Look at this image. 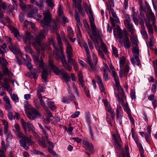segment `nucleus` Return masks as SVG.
<instances>
[{
  "mask_svg": "<svg viewBox=\"0 0 157 157\" xmlns=\"http://www.w3.org/2000/svg\"><path fill=\"white\" fill-rule=\"evenodd\" d=\"M149 11L150 12L149 14L150 17L151 19V21H153L152 24H153V26L154 27L155 26L157 27L156 25L155 24V15L154 13L152 12V11L151 9Z\"/></svg>",
  "mask_w": 157,
  "mask_h": 157,
  "instance_id": "c03bdc74",
  "label": "nucleus"
},
{
  "mask_svg": "<svg viewBox=\"0 0 157 157\" xmlns=\"http://www.w3.org/2000/svg\"><path fill=\"white\" fill-rule=\"evenodd\" d=\"M146 25L148 29L149 34L151 35H152L153 33V30L151 24L148 23L146 24Z\"/></svg>",
  "mask_w": 157,
  "mask_h": 157,
  "instance_id": "49530a36",
  "label": "nucleus"
},
{
  "mask_svg": "<svg viewBox=\"0 0 157 157\" xmlns=\"http://www.w3.org/2000/svg\"><path fill=\"white\" fill-rule=\"evenodd\" d=\"M89 66L90 67L89 70L90 72L98 71L99 69L97 64H93L91 63L89 65Z\"/></svg>",
  "mask_w": 157,
  "mask_h": 157,
  "instance_id": "c756f323",
  "label": "nucleus"
},
{
  "mask_svg": "<svg viewBox=\"0 0 157 157\" xmlns=\"http://www.w3.org/2000/svg\"><path fill=\"white\" fill-rule=\"evenodd\" d=\"M122 106L124 111L127 113L128 115L131 114V110L129 108V105L127 103L122 105Z\"/></svg>",
  "mask_w": 157,
  "mask_h": 157,
  "instance_id": "4c0bfd02",
  "label": "nucleus"
},
{
  "mask_svg": "<svg viewBox=\"0 0 157 157\" xmlns=\"http://www.w3.org/2000/svg\"><path fill=\"white\" fill-rule=\"evenodd\" d=\"M12 32L14 34V36L17 38L19 36V34L18 30L15 28H13L12 29Z\"/></svg>",
  "mask_w": 157,
  "mask_h": 157,
  "instance_id": "0e129e2a",
  "label": "nucleus"
},
{
  "mask_svg": "<svg viewBox=\"0 0 157 157\" xmlns=\"http://www.w3.org/2000/svg\"><path fill=\"white\" fill-rule=\"evenodd\" d=\"M57 13L60 17H61L63 16V10L61 6H59L58 7Z\"/></svg>",
  "mask_w": 157,
  "mask_h": 157,
  "instance_id": "5fc2aeb1",
  "label": "nucleus"
},
{
  "mask_svg": "<svg viewBox=\"0 0 157 157\" xmlns=\"http://www.w3.org/2000/svg\"><path fill=\"white\" fill-rule=\"evenodd\" d=\"M3 60L1 61L2 63V72L3 74H6L8 76H10L12 75V73L9 70L7 67V66L8 64V63L6 61V59H3V58L2 59Z\"/></svg>",
  "mask_w": 157,
  "mask_h": 157,
  "instance_id": "9b49d317",
  "label": "nucleus"
},
{
  "mask_svg": "<svg viewBox=\"0 0 157 157\" xmlns=\"http://www.w3.org/2000/svg\"><path fill=\"white\" fill-rule=\"evenodd\" d=\"M3 99L6 102L5 105L6 109L7 110L10 109L11 108V105L10 103V98L7 96L5 95L3 97Z\"/></svg>",
  "mask_w": 157,
  "mask_h": 157,
  "instance_id": "393cba45",
  "label": "nucleus"
},
{
  "mask_svg": "<svg viewBox=\"0 0 157 157\" xmlns=\"http://www.w3.org/2000/svg\"><path fill=\"white\" fill-rule=\"evenodd\" d=\"M14 129H13V131L16 136L18 137L21 139L19 140L20 146L27 150L29 148L27 146V144L28 145H32L33 141L31 139V136L29 137L25 136L23 133L21 132V129L19 125L17 123L14 124Z\"/></svg>",
  "mask_w": 157,
  "mask_h": 157,
  "instance_id": "f03ea898",
  "label": "nucleus"
},
{
  "mask_svg": "<svg viewBox=\"0 0 157 157\" xmlns=\"http://www.w3.org/2000/svg\"><path fill=\"white\" fill-rule=\"evenodd\" d=\"M78 80L80 84L82 87H83L84 85L85 82L83 79V75L80 72H79L78 73Z\"/></svg>",
  "mask_w": 157,
  "mask_h": 157,
  "instance_id": "ea45409f",
  "label": "nucleus"
},
{
  "mask_svg": "<svg viewBox=\"0 0 157 157\" xmlns=\"http://www.w3.org/2000/svg\"><path fill=\"white\" fill-rule=\"evenodd\" d=\"M2 124L4 125V131L6 132L9 128L8 123L5 120H2Z\"/></svg>",
  "mask_w": 157,
  "mask_h": 157,
  "instance_id": "603ef678",
  "label": "nucleus"
},
{
  "mask_svg": "<svg viewBox=\"0 0 157 157\" xmlns=\"http://www.w3.org/2000/svg\"><path fill=\"white\" fill-rule=\"evenodd\" d=\"M24 106L26 113H27L28 112H29V110H30V109H31V108H32L30 105L28 104L27 102L24 104Z\"/></svg>",
  "mask_w": 157,
  "mask_h": 157,
  "instance_id": "680f3d73",
  "label": "nucleus"
},
{
  "mask_svg": "<svg viewBox=\"0 0 157 157\" xmlns=\"http://www.w3.org/2000/svg\"><path fill=\"white\" fill-rule=\"evenodd\" d=\"M131 61L134 66H135V65H136L138 66H139L140 64V61L139 58V56H133V58H131Z\"/></svg>",
  "mask_w": 157,
  "mask_h": 157,
  "instance_id": "5701e85b",
  "label": "nucleus"
},
{
  "mask_svg": "<svg viewBox=\"0 0 157 157\" xmlns=\"http://www.w3.org/2000/svg\"><path fill=\"white\" fill-rule=\"evenodd\" d=\"M48 42L49 45H52L53 47L54 48L53 51L54 54L56 55L57 58H60V54L59 50L58 48L55 46V43L53 38L51 37L48 38Z\"/></svg>",
  "mask_w": 157,
  "mask_h": 157,
  "instance_id": "ddd939ff",
  "label": "nucleus"
},
{
  "mask_svg": "<svg viewBox=\"0 0 157 157\" xmlns=\"http://www.w3.org/2000/svg\"><path fill=\"white\" fill-rule=\"evenodd\" d=\"M46 2L49 6L51 9H53L54 6V3L52 0H46Z\"/></svg>",
  "mask_w": 157,
  "mask_h": 157,
  "instance_id": "13d9d810",
  "label": "nucleus"
},
{
  "mask_svg": "<svg viewBox=\"0 0 157 157\" xmlns=\"http://www.w3.org/2000/svg\"><path fill=\"white\" fill-rule=\"evenodd\" d=\"M11 98L12 100L15 102H18L19 101V99L17 94H10Z\"/></svg>",
  "mask_w": 157,
  "mask_h": 157,
  "instance_id": "8fccbe9b",
  "label": "nucleus"
},
{
  "mask_svg": "<svg viewBox=\"0 0 157 157\" xmlns=\"http://www.w3.org/2000/svg\"><path fill=\"white\" fill-rule=\"evenodd\" d=\"M41 68L42 69V71L41 72V77L44 80L47 79L50 71L48 67L45 68L44 66L43 68Z\"/></svg>",
  "mask_w": 157,
  "mask_h": 157,
  "instance_id": "412c9836",
  "label": "nucleus"
},
{
  "mask_svg": "<svg viewBox=\"0 0 157 157\" xmlns=\"http://www.w3.org/2000/svg\"><path fill=\"white\" fill-rule=\"evenodd\" d=\"M133 13L131 17L135 24L136 25L138 24L139 21V16L138 13L137 12H136L134 10H133Z\"/></svg>",
  "mask_w": 157,
  "mask_h": 157,
  "instance_id": "4be33fe9",
  "label": "nucleus"
},
{
  "mask_svg": "<svg viewBox=\"0 0 157 157\" xmlns=\"http://www.w3.org/2000/svg\"><path fill=\"white\" fill-rule=\"evenodd\" d=\"M30 112L35 116L36 117L37 116H39L40 113L39 110L36 108L33 107H32L30 109Z\"/></svg>",
  "mask_w": 157,
  "mask_h": 157,
  "instance_id": "58836bf2",
  "label": "nucleus"
},
{
  "mask_svg": "<svg viewBox=\"0 0 157 157\" xmlns=\"http://www.w3.org/2000/svg\"><path fill=\"white\" fill-rule=\"evenodd\" d=\"M21 2L20 6L22 9L28 8L29 9V10H30V11H29L27 13L28 17H33L38 11V8L36 7H32L30 5H25L24 3L22 2Z\"/></svg>",
  "mask_w": 157,
  "mask_h": 157,
  "instance_id": "0eeeda50",
  "label": "nucleus"
},
{
  "mask_svg": "<svg viewBox=\"0 0 157 157\" xmlns=\"http://www.w3.org/2000/svg\"><path fill=\"white\" fill-rule=\"evenodd\" d=\"M113 31L114 37L116 39L119 38V43L122 44L123 42V38L124 37V33L122 32V30L119 25H117V29H114Z\"/></svg>",
  "mask_w": 157,
  "mask_h": 157,
  "instance_id": "6e6552de",
  "label": "nucleus"
},
{
  "mask_svg": "<svg viewBox=\"0 0 157 157\" xmlns=\"http://www.w3.org/2000/svg\"><path fill=\"white\" fill-rule=\"evenodd\" d=\"M33 60L35 62L36 64H38L39 68H43L44 66V63L42 60H39L38 58L33 56Z\"/></svg>",
  "mask_w": 157,
  "mask_h": 157,
  "instance_id": "bb28decb",
  "label": "nucleus"
},
{
  "mask_svg": "<svg viewBox=\"0 0 157 157\" xmlns=\"http://www.w3.org/2000/svg\"><path fill=\"white\" fill-rule=\"evenodd\" d=\"M86 60L87 63L89 65L92 63V60L90 53H86Z\"/></svg>",
  "mask_w": 157,
  "mask_h": 157,
  "instance_id": "3c124183",
  "label": "nucleus"
},
{
  "mask_svg": "<svg viewBox=\"0 0 157 157\" xmlns=\"http://www.w3.org/2000/svg\"><path fill=\"white\" fill-rule=\"evenodd\" d=\"M13 2V6L9 5L8 7L6 8V4L4 2H2L1 4L2 6V8L6 13H8L10 12H12V11L17 6V2L15 0H12Z\"/></svg>",
  "mask_w": 157,
  "mask_h": 157,
  "instance_id": "9d476101",
  "label": "nucleus"
},
{
  "mask_svg": "<svg viewBox=\"0 0 157 157\" xmlns=\"http://www.w3.org/2000/svg\"><path fill=\"white\" fill-rule=\"evenodd\" d=\"M122 157H130L129 152L128 146L127 144H125L124 149L122 152Z\"/></svg>",
  "mask_w": 157,
  "mask_h": 157,
  "instance_id": "a878e982",
  "label": "nucleus"
},
{
  "mask_svg": "<svg viewBox=\"0 0 157 157\" xmlns=\"http://www.w3.org/2000/svg\"><path fill=\"white\" fill-rule=\"evenodd\" d=\"M125 61V58L124 57H122L119 61L120 66L121 68L122 69Z\"/></svg>",
  "mask_w": 157,
  "mask_h": 157,
  "instance_id": "6e6d98bb",
  "label": "nucleus"
},
{
  "mask_svg": "<svg viewBox=\"0 0 157 157\" xmlns=\"http://www.w3.org/2000/svg\"><path fill=\"white\" fill-rule=\"evenodd\" d=\"M142 29L140 31V32L144 38L145 40H147L148 39V36L147 33L145 29V27L144 25H141Z\"/></svg>",
  "mask_w": 157,
  "mask_h": 157,
  "instance_id": "2f4dec72",
  "label": "nucleus"
},
{
  "mask_svg": "<svg viewBox=\"0 0 157 157\" xmlns=\"http://www.w3.org/2000/svg\"><path fill=\"white\" fill-rule=\"evenodd\" d=\"M67 36L68 37H71L73 36V31L71 27H69L67 29Z\"/></svg>",
  "mask_w": 157,
  "mask_h": 157,
  "instance_id": "bf43d9fd",
  "label": "nucleus"
},
{
  "mask_svg": "<svg viewBox=\"0 0 157 157\" xmlns=\"http://www.w3.org/2000/svg\"><path fill=\"white\" fill-rule=\"evenodd\" d=\"M90 114L89 112H88L86 113V121L89 125H90L91 123V120L90 119Z\"/></svg>",
  "mask_w": 157,
  "mask_h": 157,
  "instance_id": "052dcab7",
  "label": "nucleus"
},
{
  "mask_svg": "<svg viewBox=\"0 0 157 157\" xmlns=\"http://www.w3.org/2000/svg\"><path fill=\"white\" fill-rule=\"evenodd\" d=\"M26 66L32 75L33 77L35 79H37L38 76L36 75V70L35 69L33 68V66L29 62L27 64Z\"/></svg>",
  "mask_w": 157,
  "mask_h": 157,
  "instance_id": "aec40b11",
  "label": "nucleus"
},
{
  "mask_svg": "<svg viewBox=\"0 0 157 157\" xmlns=\"http://www.w3.org/2000/svg\"><path fill=\"white\" fill-rule=\"evenodd\" d=\"M49 66L52 69L54 72L57 75H60L67 82L70 81V75L67 72H65L63 69L61 70L59 68L55 66L51 59H49Z\"/></svg>",
  "mask_w": 157,
  "mask_h": 157,
  "instance_id": "20e7f679",
  "label": "nucleus"
},
{
  "mask_svg": "<svg viewBox=\"0 0 157 157\" xmlns=\"http://www.w3.org/2000/svg\"><path fill=\"white\" fill-rule=\"evenodd\" d=\"M9 48L15 55H17L21 53L19 46L17 44L13 45L12 43H10L9 46Z\"/></svg>",
  "mask_w": 157,
  "mask_h": 157,
  "instance_id": "a211bd4d",
  "label": "nucleus"
},
{
  "mask_svg": "<svg viewBox=\"0 0 157 157\" xmlns=\"http://www.w3.org/2000/svg\"><path fill=\"white\" fill-rule=\"evenodd\" d=\"M25 50L28 53H29L32 55L33 56V51L32 49L29 46L27 45L25 48Z\"/></svg>",
  "mask_w": 157,
  "mask_h": 157,
  "instance_id": "4d7b16f0",
  "label": "nucleus"
},
{
  "mask_svg": "<svg viewBox=\"0 0 157 157\" xmlns=\"http://www.w3.org/2000/svg\"><path fill=\"white\" fill-rule=\"evenodd\" d=\"M62 102L65 104H68L71 103V100L70 99L67 98L65 97H63L61 99Z\"/></svg>",
  "mask_w": 157,
  "mask_h": 157,
  "instance_id": "864d4df0",
  "label": "nucleus"
},
{
  "mask_svg": "<svg viewBox=\"0 0 157 157\" xmlns=\"http://www.w3.org/2000/svg\"><path fill=\"white\" fill-rule=\"evenodd\" d=\"M123 41L124 47L126 49L130 48L131 45V43L128 36V33L126 30L124 32V39L123 40Z\"/></svg>",
  "mask_w": 157,
  "mask_h": 157,
  "instance_id": "4468645a",
  "label": "nucleus"
},
{
  "mask_svg": "<svg viewBox=\"0 0 157 157\" xmlns=\"http://www.w3.org/2000/svg\"><path fill=\"white\" fill-rule=\"evenodd\" d=\"M82 144L84 146L86 150L89 151L91 153L94 152L93 146L92 144L90 143L86 139H84L82 140Z\"/></svg>",
  "mask_w": 157,
  "mask_h": 157,
  "instance_id": "2eb2a0df",
  "label": "nucleus"
},
{
  "mask_svg": "<svg viewBox=\"0 0 157 157\" xmlns=\"http://www.w3.org/2000/svg\"><path fill=\"white\" fill-rule=\"evenodd\" d=\"M33 36L29 32H26L25 34L23 36V40L24 43L30 45Z\"/></svg>",
  "mask_w": 157,
  "mask_h": 157,
  "instance_id": "6ab92c4d",
  "label": "nucleus"
},
{
  "mask_svg": "<svg viewBox=\"0 0 157 157\" xmlns=\"http://www.w3.org/2000/svg\"><path fill=\"white\" fill-rule=\"evenodd\" d=\"M37 142L41 147L44 148L46 147L47 143L44 141L43 139L41 138L37 140Z\"/></svg>",
  "mask_w": 157,
  "mask_h": 157,
  "instance_id": "a19ab883",
  "label": "nucleus"
},
{
  "mask_svg": "<svg viewBox=\"0 0 157 157\" xmlns=\"http://www.w3.org/2000/svg\"><path fill=\"white\" fill-rule=\"evenodd\" d=\"M67 61L68 63H71L73 64L74 68L75 71H78V69L77 64L74 59H73L72 58L67 59Z\"/></svg>",
  "mask_w": 157,
  "mask_h": 157,
  "instance_id": "c85d7f7f",
  "label": "nucleus"
},
{
  "mask_svg": "<svg viewBox=\"0 0 157 157\" xmlns=\"http://www.w3.org/2000/svg\"><path fill=\"white\" fill-rule=\"evenodd\" d=\"M75 20L76 22L78 23H79L80 22V18L78 15V12L76 10H75Z\"/></svg>",
  "mask_w": 157,
  "mask_h": 157,
  "instance_id": "69168bd1",
  "label": "nucleus"
},
{
  "mask_svg": "<svg viewBox=\"0 0 157 157\" xmlns=\"http://www.w3.org/2000/svg\"><path fill=\"white\" fill-rule=\"evenodd\" d=\"M94 29H91L93 34L95 37L97 38H100L101 33V31H98V32H97L96 31V26H95Z\"/></svg>",
  "mask_w": 157,
  "mask_h": 157,
  "instance_id": "e433bc0d",
  "label": "nucleus"
},
{
  "mask_svg": "<svg viewBox=\"0 0 157 157\" xmlns=\"http://www.w3.org/2000/svg\"><path fill=\"white\" fill-rule=\"evenodd\" d=\"M27 116V117L28 118H29L30 120H34L35 119V118L36 117L34 115H33L30 112H28L26 113Z\"/></svg>",
  "mask_w": 157,
  "mask_h": 157,
  "instance_id": "e2e57ef3",
  "label": "nucleus"
},
{
  "mask_svg": "<svg viewBox=\"0 0 157 157\" xmlns=\"http://www.w3.org/2000/svg\"><path fill=\"white\" fill-rule=\"evenodd\" d=\"M111 13L112 16L115 18V20L116 22L119 21V19L116 15V13L113 9L112 10V11H111Z\"/></svg>",
  "mask_w": 157,
  "mask_h": 157,
  "instance_id": "338daca9",
  "label": "nucleus"
},
{
  "mask_svg": "<svg viewBox=\"0 0 157 157\" xmlns=\"http://www.w3.org/2000/svg\"><path fill=\"white\" fill-rule=\"evenodd\" d=\"M129 63H127L125 65L124 71V75L125 77H127L130 69V67L129 66Z\"/></svg>",
  "mask_w": 157,
  "mask_h": 157,
  "instance_id": "37998d69",
  "label": "nucleus"
},
{
  "mask_svg": "<svg viewBox=\"0 0 157 157\" xmlns=\"http://www.w3.org/2000/svg\"><path fill=\"white\" fill-rule=\"evenodd\" d=\"M126 19L124 21V25L128 29L131 34H133L135 29L132 23L130 22L131 19L128 15H127L126 17Z\"/></svg>",
  "mask_w": 157,
  "mask_h": 157,
  "instance_id": "1a4fd4ad",
  "label": "nucleus"
},
{
  "mask_svg": "<svg viewBox=\"0 0 157 157\" xmlns=\"http://www.w3.org/2000/svg\"><path fill=\"white\" fill-rule=\"evenodd\" d=\"M151 135L150 134H147V133H145L144 134V136L145 140L148 143H149L150 142V137Z\"/></svg>",
  "mask_w": 157,
  "mask_h": 157,
  "instance_id": "774afa93",
  "label": "nucleus"
},
{
  "mask_svg": "<svg viewBox=\"0 0 157 157\" xmlns=\"http://www.w3.org/2000/svg\"><path fill=\"white\" fill-rule=\"evenodd\" d=\"M68 94L69 95L70 98H71V100H72L73 102L74 103L75 105L76 108L78 106V103L76 101V99L75 96L70 91H68Z\"/></svg>",
  "mask_w": 157,
  "mask_h": 157,
  "instance_id": "7c9ffc66",
  "label": "nucleus"
},
{
  "mask_svg": "<svg viewBox=\"0 0 157 157\" xmlns=\"http://www.w3.org/2000/svg\"><path fill=\"white\" fill-rule=\"evenodd\" d=\"M56 55V58L59 60V59H61V61L62 63V64L63 65V67L66 69L68 71H71L72 68L71 65H69L68 63H67L66 60L65 58L63 55H62L61 56H60V58H57L56 57L57 56Z\"/></svg>",
  "mask_w": 157,
  "mask_h": 157,
  "instance_id": "f8f14e48",
  "label": "nucleus"
},
{
  "mask_svg": "<svg viewBox=\"0 0 157 157\" xmlns=\"http://www.w3.org/2000/svg\"><path fill=\"white\" fill-rule=\"evenodd\" d=\"M96 79L97 82L99 87L100 91L101 92H104L105 89L101 78L99 76H97Z\"/></svg>",
  "mask_w": 157,
  "mask_h": 157,
  "instance_id": "b1692460",
  "label": "nucleus"
},
{
  "mask_svg": "<svg viewBox=\"0 0 157 157\" xmlns=\"http://www.w3.org/2000/svg\"><path fill=\"white\" fill-rule=\"evenodd\" d=\"M89 19L90 23V26L91 29H94L95 25L94 23V18L93 16V14L90 15L89 16Z\"/></svg>",
  "mask_w": 157,
  "mask_h": 157,
  "instance_id": "f704fd0d",
  "label": "nucleus"
},
{
  "mask_svg": "<svg viewBox=\"0 0 157 157\" xmlns=\"http://www.w3.org/2000/svg\"><path fill=\"white\" fill-rule=\"evenodd\" d=\"M107 106L108 108L105 109L107 110L108 112L110 113L112 120L113 121L115 118V114L114 110L109 105H107Z\"/></svg>",
  "mask_w": 157,
  "mask_h": 157,
  "instance_id": "cd10ccee",
  "label": "nucleus"
},
{
  "mask_svg": "<svg viewBox=\"0 0 157 157\" xmlns=\"http://www.w3.org/2000/svg\"><path fill=\"white\" fill-rule=\"evenodd\" d=\"M113 140H114V144L115 146H117L119 148L121 147V140L120 136L119 135L113 134L112 136Z\"/></svg>",
  "mask_w": 157,
  "mask_h": 157,
  "instance_id": "dca6fc26",
  "label": "nucleus"
},
{
  "mask_svg": "<svg viewBox=\"0 0 157 157\" xmlns=\"http://www.w3.org/2000/svg\"><path fill=\"white\" fill-rule=\"evenodd\" d=\"M130 40L132 43L133 47L138 45V40L137 37L135 35H133L130 38Z\"/></svg>",
  "mask_w": 157,
  "mask_h": 157,
  "instance_id": "72a5a7b5",
  "label": "nucleus"
},
{
  "mask_svg": "<svg viewBox=\"0 0 157 157\" xmlns=\"http://www.w3.org/2000/svg\"><path fill=\"white\" fill-rule=\"evenodd\" d=\"M65 45L67 47V50L66 51V53L67 59L72 58L73 54L72 53V48L71 45L70 44L69 42H66Z\"/></svg>",
  "mask_w": 157,
  "mask_h": 157,
  "instance_id": "f3484780",
  "label": "nucleus"
},
{
  "mask_svg": "<svg viewBox=\"0 0 157 157\" xmlns=\"http://www.w3.org/2000/svg\"><path fill=\"white\" fill-rule=\"evenodd\" d=\"M56 39L57 42L59 44V47L61 49L62 48V42L61 40V36L59 33L56 34Z\"/></svg>",
  "mask_w": 157,
  "mask_h": 157,
  "instance_id": "09e8293b",
  "label": "nucleus"
},
{
  "mask_svg": "<svg viewBox=\"0 0 157 157\" xmlns=\"http://www.w3.org/2000/svg\"><path fill=\"white\" fill-rule=\"evenodd\" d=\"M45 32L44 30H41L34 38V41L32 42L33 47L35 48L37 52L40 53L41 51L42 53L40 56V60H42L44 58L45 54L44 52L46 50L48 49L50 51L51 48L49 45L46 43H41L40 40L43 39L45 36Z\"/></svg>",
  "mask_w": 157,
  "mask_h": 157,
  "instance_id": "f257e3e1",
  "label": "nucleus"
},
{
  "mask_svg": "<svg viewBox=\"0 0 157 157\" xmlns=\"http://www.w3.org/2000/svg\"><path fill=\"white\" fill-rule=\"evenodd\" d=\"M30 2L37 6L40 9L43 10L44 8V6L43 5L42 3H39L35 0H30Z\"/></svg>",
  "mask_w": 157,
  "mask_h": 157,
  "instance_id": "473e14b6",
  "label": "nucleus"
},
{
  "mask_svg": "<svg viewBox=\"0 0 157 157\" xmlns=\"http://www.w3.org/2000/svg\"><path fill=\"white\" fill-rule=\"evenodd\" d=\"M4 134L6 137V140L7 141H9L12 139L13 136L10 133V132L9 131L8 129L7 130L6 132L4 131Z\"/></svg>",
  "mask_w": 157,
  "mask_h": 157,
  "instance_id": "79ce46f5",
  "label": "nucleus"
},
{
  "mask_svg": "<svg viewBox=\"0 0 157 157\" xmlns=\"http://www.w3.org/2000/svg\"><path fill=\"white\" fill-rule=\"evenodd\" d=\"M4 83L2 82H1V85L3 87H4L6 89H8V88L10 86V84L8 81V80L6 78H5L3 79Z\"/></svg>",
  "mask_w": 157,
  "mask_h": 157,
  "instance_id": "c9c22d12",
  "label": "nucleus"
},
{
  "mask_svg": "<svg viewBox=\"0 0 157 157\" xmlns=\"http://www.w3.org/2000/svg\"><path fill=\"white\" fill-rule=\"evenodd\" d=\"M133 48L132 49V52L133 55V56H139L140 53L139 48L138 46L133 47Z\"/></svg>",
  "mask_w": 157,
  "mask_h": 157,
  "instance_id": "a18cd8bd",
  "label": "nucleus"
},
{
  "mask_svg": "<svg viewBox=\"0 0 157 157\" xmlns=\"http://www.w3.org/2000/svg\"><path fill=\"white\" fill-rule=\"evenodd\" d=\"M44 15L43 19L40 21V25L44 27H48L50 25L52 17L50 13L48 10H45L44 12Z\"/></svg>",
  "mask_w": 157,
  "mask_h": 157,
  "instance_id": "39448f33",
  "label": "nucleus"
},
{
  "mask_svg": "<svg viewBox=\"0 0 157 157\" xmlns=\"http://www.w3.org/2000/svg\"><path fill=\"white\" fill-rule=\"evenodd\" d=\"M101 46L102 49L103 50L105 53L106 54L108 53L107 48L105 44L103 41L102 40H101Z\"/></svg>",
  "mask_w": 157,
  "mask_h": 157,
  "instance_id": "de8ad7c7",
  "label": "nucleus"
},
{
  "mask_svg": "<svg viewBox=\"0 0 157 157\" xmlns=\"http://www.w3.org/2000/svg\"><path fill=\"white\" fill-rule=\"evenodd\" d=\"M122 93L119 92L118 94L115 92V94L117 101L120 104L119 105H117V108L116 109V119L118 121L120 125H122V118L123 116V113L120 104L122 105L124 103L123 97L125 99H126V97L125 95V93L123 89L121 88Z\"/></svg>",
  "mask_w": 157,
  "mask_h": 157,
  "instance_id": "7ed1b4c3",
  "label": "nucleus"
},
{
  "mask_svg": "<svg viewBox=\"0 0 157 157\" xmlns=\"http://www.w3.org/2000/svg\"><path fill=\"white\" fill-rule=\"evenodd\" d=\"M21 121L23 130L25 133L27 132L26 126H27L29 128V131H31L33 134L34 136H36L37 135L35 131L34 127L29 122H27L26 123L22 118H21Z\"/></svg>",
  "mask_w": 157,
  "mask_h": 157,
  "instance_id": "423d86ee",
  "label": "nucleus"
}]
</instances>
